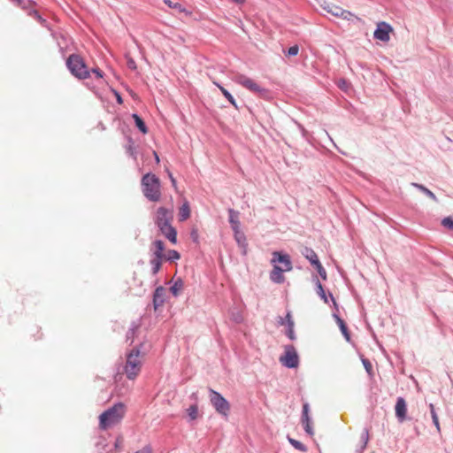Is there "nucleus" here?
I'll list each match as a JSON object with an SVG mask.
<instances>
[{
  "instance_id": "nucleus-1",
  "label": "nucleus",
  "mask_w": 453,
  "mask_h": 453,
  "mask_svg": "<svg viewBox=\"0 0 453 453\" xmlns=\"http://www.w3.org/2000/svg\"><path fill=\"white\" fill-rule=\"evenodd\" d=\"M173 219V209L160 206L157 209L154 221L164 234L172 243L177 242V232L172 226Z\"/></svg>"
},
{
  "instance_id": "nucleus-2",
  "label": "nucleus",
  "mask_w": 453,
  "mask_h": 453,
  "mask_svg": "<svg viewBox=\"0 0 453 453\" xmlns=\"http://www.w3.org/2000/svg\"><path fill=\"white\" fill-rule=\"evenodd\" d=\"M126 413V405L122 403L114 404L99 416V427L106 430L119 424Z\"/></svg>"
},
{
  "instance_id": "nucleus-3",
  "label": "nucleus",
  "mask_w": 453,
  "mask_h": 453,
  "mask_svg": "<svg viewBox=\"0 0 453 453\" xmlns=\"http://www.w3.org/2000/svg\"><path fill=\"white\" fill-rule=\"evenodd\" d=\"M142 193L146 198L152 202H157L161 198L160 180L152 173H146L142 178Z\"/></svg>"
},
{
  "instance_id": "nucleus-4",
  "label": "nucleus",
  "mask_w": 453,
  "mask_h": 453,
  "mask_svg": "<svg viewBox=\"0 0 453 453\" xmlns=\"http://www.w3.org/2000/svg\"><path fill=\"white\" fill-rule=\"evenodd\" d=\"M142 366V356L139 349H133L127 356L124 372L128 380H134L140 374Z\"/></svg>"
},
{
  "instance_id": "nucleus-5",
  "label": "nucleus",
  "mask_w": 453,
  "mask_h": 453,
  "mask_svg": "<svg viewBox=\"0 0 453 453\" xmlns=\"http://www.w3.org/2000/svg\"><path fill=\"white\" fill-rule=\"evenodd\" d=\"M66 65L71 73L80 80L89 77L90 72L82 57L78 54H72L66 60Z\"/></svg>"
},
{
  "instance_id": "nucleus-6",
  "label": "nucleus",
  "mask_w": 453,
  "mask_h": 453,
  "mask_svg": "<svg viewBox=\"0 0 453 453\" xmlns=\"http://www.w3.org/2000/svg\"><path fill=\"white\" fill-rule=\"evenodd\" d=\"M234 81L246 89L253 93H257L260 96H265L267 93L265 88H262L257 82H256L255 80L248 77L245 74L237 73L234 76Z\"/></svg>"
},
{
  "instance_id": "nucleus-7",
  "label": "nucleus",
  "mask_w": 453,
  "mask_h": 453,
  "mask_svg": "<svg viewBox=\"0 0 453 453\" xmlns=\"http://www.w3.org/2000/svg\"><path fill=\"white\" fill-rule=\"evenodd\" d=\"M210 401L216 411L223 416H227L230 411L229 403L218 392L213 389L210 390Z\"/></svg>"
},
{
  "instance_id": "nucleus-8",
  "label": "nucleus",
  "mask_w": 453,
  "mask_h": 453,
  "mask_svg": "<svg viewBox=\"0 0 453 453\" xmlns=\"http://www.w3.org/2000/svg\"><path fill=\"white\" fill-rule=\"evenodd\" d=\"M280 363L288 367L296 368L299 364V357L293 345L285 346L284 355L280 357Z\"/></svg>"
},
{
  "instance_id": "nucleus-9",
  "label": "nucleus",
  "mask_w": 453,
  "mask_h": 453,
  "mask_svg": "<svg viewBox=\"0 0 453 453\" xmlns=\"http://www.w3.org/2000/svg\"><path fill=\"white\" fill-rule=\"evenodd\" d=\"M324 10H326L328 13H331L333 16L342 18L343 19L349 20L354 16L350 12L333 4L324 6Z\"/></svg>"
},
{
  "instance_id": "nucleus-10",
  "label": "nucleus",
  "mask_w": 453,
  "mask_h": 453,
  "mask_svg": "<svg viewBox=\"0 0 453 453\" xmlns=\"http://www.w3.org/2000/svg\"><path fill=\"white\" fill-rule=\"evenodd\" d=\"M390 32H392V27L386 22H380L374 31V37L381 42H388Z\"/></svg>"
},
{
  "instance_id": "nucleus-11",
  "label": "nucleus",
  "mask_w": 453,
  "mask_h": 453,
  "mask_svg": "<svg viewBox=\"0 0 453 453\" xmlns=\"http://www.w3.org/2000/svg\"><path fill=\"white\" fill-rule=\"evenodd\" d=\"M273 263H280L283 265V270L291 271L293 266L288 255H283L280 252L274 251L273 253Z\"/></svg>"
},
{
  "instance_id": "nucleus-12",
  "label": "nucleus",
  "mask_w": 453,
  "mask_h": 453,
  "mask_svg": "<svg viewBox=\"0 0 453 453\" xmlns=\"http://www.w3.org/2000/svg\"><path fill=\"white\" fill-rule=\"evenodd\" d=\"M395 416L399 422H403L406 418L407 406L403 397H398L395 406Z\"/></svg>"
},
{
  "instance_id": "nucleus-13",
  "label": "nucleus",
  "mask_w": 453,
  "mask_h": 453,
  "mask_svg": "<svg viewBox=\"0 0 453 453\" xmlns=\"http://www.w3.org/2000/svg\"><path fill=\"white\" fill-rule=\"evenodd\" d=\"M287 272L286 270H283V267H280L277 265L273 266V271L270 274V279L276 283H282L285 280V277L283 275V273Z\"/></svg>"
},
{
  "instance_id": "nucleus-14",
  "label": "nucleus",
  "mask_w": 453,
  "mask_h": 453,
  "mask_svg": "<svg viewBox=\"0 0 453 453\" xmlns=\"http://www.w3.org/2000/svg\"><path fill=\"white\" fill-rule=\"evenodd\" d=\"M151 250L153 252L154 257L165 258V255L164 254L165 245L162 241L157 240L152 243Z\"/></svg>"
},
{
  "instance_id": "nucleus-15",
  "label": "nucleus",
  "mask_w": 453,
  "mask_h": 453,
  "mask_svg": "<svg viewBox=\"0 0 453 453\" xmlns=\"http://www.w3.org/2000/svg\"><path fill=\"white\" fill-rule=\"evenodd\" d=\"M233 231L234 233V239L236 242L242 249V252L246 254L248 243L245 234L240 230V228Z\"/></svg>"
},
{
  "instance_id": "nucleus-16",
  "label": "nucleus",
  "mask_w": 453,
  "mask_h": 453,
  "mask_svg": "<svg viewBox=\"0 0 453 453\" xmlns=\"http://www.w3.org/2000/svg\"><path fill=\"white\" fill-rule=\"evenodd\" d=\"M302 254L305 257L306 259H308L311 265H317L319 264V257L315 251L311 250V248L304 247L302 250Z\"/></svg>"
},
{
  "instance_id": "nucleus-17",
  "label": "nucleus",
  "mask_w": 453,
  "mask_h": 453,
  "mask_svg": "<svg viewBox=\"0 0 453 453\" xmlns=\"http://www.w3.org/2000/svg\"><path fill=\"white\" fill-rule=\"evenodd\" d=\"M179 220L185 221L190 217V207L188 201H185L179 210Z\"/></svg>"
},
{
  "instance_id": "nucleus-18",
  "label": "nucleus",
  "mask_w": 453,
  "mask_h": 453,
  "mask_svg": "<svg viewBox=\"0 0 453 453\" xmlns=\"http://www.w3.org/2000/svg\"><path fill=\"white\" fill-rule=\"evenodd\" d=\"M228 214L229 223L231 224L232 229L236 230L240 228L239 213L235 211L234 209H229Z\"/></svg>"
},
{
  "instance_id": "nucleus-19",
  "label": "nucleus",
  "mask_w": 453,
  "mask_h": 453,
  "mask_svg": "<svg viewBox=\"0 0 453 453\" xmlns=\"http://www.w3.org/2000/svg\"><path fill=\"white\" fill-rule=\"evenodd\" d=\"M213 84H215L219 88V90L221 91V93L224 95V96L228 100V102L233 105L234 106L235 108H237V104H236V101L234 100V98L233 97V96L224 88L222 87L220 84H219L218 82L216 81H213Z\"/></svg>"
},
{
  "instance_id": "nucleus-20",
  "label": "nucleus",
  "mask_w": 453,
  "mask_h": 453,
  "mask_svg": "<svg viewBox=\"0 0 453 453\" xmlns=\"http://www.w3.org/2000/svg\"><path fill=\"white\" fill-rule=\"evenodd\" d=\"M184 283L181 280H177L170 288V291L174 296H178L183 290Z\"/></svg>"
},
{
  "instance_id": "nucleus-21",
  "label": "nucleus",
  "mask_w": 453,
  "mask_h": 453,
  "mask_svg": "<svg viewBox=\"0 0 453 453\" xmlns=\"http://www.w3.org/2000/svg\"><path fill=\"white\" fill-rule=\"evenodd\" d=\"M133 119H134L135 125L142 134H147L148 129L144 121L137 115L134 114Z\"/></svg>"
},
{
  "instance_id": "nucleus-22",
  "label": "nucleus",
  "mask_w": 453,
  "mask_h": 453,
  "mask_svg": "<svg viewBox=\"0 0 453 453\" xmlns=\"http://www.w3.org/2000/svg\"><path fill=\"white\" fill-rule=\"evenodd\" d=\"M336 321H337V324H338V326H339L342 334L346 338V340L349 341L350 336H349V334L348 332V328H347V326H346L345 322L342 319H340L339 317H336Z\"/></svg>"
},
{
  "instance_id": "nucleus-23",
  "label": "nucleus",
  "mask_w": 453,
  "mask_h": 453,
  "mask_svg": "<svg viewBox=\"0 0 453 453\" xmlns=\"http://www.w3.org/2000/svg\"><path fill=\"white\" fill-rule=\"evenodd\" d=\"M163 259L164 258H158V257H153V258L150 260V264L152 265V271H153L154 274H156L159 271Z\"/></svg>"
},
{
  "instance_id": "nucleus-24",
  "label": "nucleus",
  "mask_w": 453,
  "mask_h": 453,
  "mask_svg": "<svg viewBox=\"0 0 453 453\" xmlns=\"http://www.w3.org/2000/svg\"><path fill=\"white\" fill-rule=\"evenodd\" d=\"M429 408H430V412H431V417H432L433 423L435 426L436 430L440 431L439 418H438V416H437V414L435 412L434 404L430 403L429 404Z\"/></svg>"
},
{
  "instance_id": "nucleus-25",
  "label": "nucleus",
  "mask_w": 453,
  "mask_h": 453,
  "mask_svg": "<svg viewBox=\"0 0 453 453\" xmlns=\"http://www.w3.org/2000/svg\"><path fill=\"white\" fill-rule=\"evenodd\" d=\"M164 3L170 8L175 9L180 12H184L186 10L180 3H174L172 0H164Z\"/></svg>"
},
{
  "instance_id": "nucleus-26",
  "label": "nucleus",
  "mask_w": 453,
  "mask_h": 453,
  "mask_svg": "<svg viewBox=\"0 0 453 453\" xmlns=\"http://www.w3.org/2000/svg\"><path fill=\"white\" fill-rule=\"evenodd\" d=\"M188 415L189 416L190 419L195 420L198 417V407L196 404H193L189 406L187 409Z\"/></svg>"
},
{
  "instance_id": "nucleus-27",
  "label": "nucleus",
  "mask_w": 453,
  "mask_h": 453,
  "mask_svg": "<svg viewBox=\"0 0 453 453\" xmlns=\"http://www.w3.org/2000/svg\"><path fill=\"white\" fill-rule=\"evenodd\" d=\"M288 441L295 449H296L302 452H305L307 450V448L299 441H296L292 438H288Z\"/></svg>"
},
{
  "instance_id": "nucleus-28",
  "label": "nucleus",
  "mask_w": 453,
  "mask_h": 453,
  "mask_svg": "<svg viewBox=\"0 0 453 453\" xmlns=\"http://www.w3.org/2000/svg\"><path fill=\"white\" fill-rule=\"evenodd\" d=\"M317 293L324 300L325 303H328V300H327L326 295L325 293V290L323 288V286L319 282V280H317Z\"/></svg>"
},
{
  "instance_id": "nucleus-29",
  "label": "nucleus",
  "mask_w": 453,
  "mask_h": 453,
  "mask_svg": "<svg viewBox=\"0 0 453 453\" xmlns=\"http://www.w3.org/2000/svg\"><path fill=\"white\" fill-rule=\"evenodd\" d=\"M441 225L445 228L453 231V218L449 216L442 219Z\"/></svg>"
},
{
  "instance_id": "nucleus-30",
  "label": "nucleus",
  "mask_w": 453,
  "mask_h": 453,
  "mask_svg": "<svg viewBox=\"0 0 453 453\" xmlns=\"http://www.w3.org/2000/svg\"><path fill=\"white\" fill-rule=\"evenodd\" d=\"M180 257L178 251L174 250H171L167 252V256H165V259L166 260H177Z\"/></svg>"
},
{
  "instance_id": "nucleus-31",
  "label": "nucleus",
  "mask_w": 453,
  "mask_h": 453,
  "mask_svg": "<svg viewBox=\"0 0 453 453\" xmlns=\"http://www.w3.org/2000/svg\"><path fill=\"white\" fill-rule=\"evenodd\" d=\"M316 266V269L319 273V274L320 275V277L323 279V280H326V270L324 269V267L322 266V265L319 263Z\"/></svg>"
},
{
  "instance_id": "nucleus-32",
  "label": "nucleus",
  "mask_w": 453,
  "mask_h": 453,
  "mask_svg": "<svg viewBox=\"0 0 453 453\" xmlns=\"http://www.w3.org/2000/svg\"><path fill=\"white\" fill-rule=\"evenodd\" d=\"M285 325L288 326V328L294 327V326H295L294 320L292 319V316H291L290 312H288L287 315H286V323H285Z\"/></svg>"
},
{
  "instance_id": "nucleus-33",
  "label": "nucleus",
  "mask_w": 453,
  "mask_h": 453,
  "mask_svg": "<svg viewBox=\"0 0 453 453\" xmlns=\"http://www.w3.org/2000/svg\"><path fill=\"white\" fill-rule=\"evenodd\" d=\"M308 410H309V406L307 403H305L303 407V422L304 421H309L310 420V418H309V415H308Z\"/></svg>"
},
{
  "instance_id": "nucleus-34",
  "label": "nucleus",
  "mask_w": 453,
  "mask_h": 453,
  "mask_svg": "<svg viewBox=\"0 0 453 453\" xmlns=\"http://www.w3.org/2000/svg\"><path fill=\"white\" fill-rule=\"evenodd\" d=\"M299 48L297 45H294L288 50V56H296L298 54Z\"/></svg>"
},
{
  "instance_id": "nucleus-35",
  "label": "nucleus",
  "mask_w": 453,
  "mask_h": 453,
  "mask_svg": "<svg viewBox=\"0 0 453 453\" xmlns=\"http://www.w3.org/2000/svg\"><path fill=\"white\" fill-rule=\"evenodd\" d=\"M29 15L33 16L35 19H36L41 23L45 22V19H42V16L35 10L29 12Z\"/></svg>"
},
{
  "instance_id": "nucleus-36",
  "label": "nucleus",
  "mask_w": 453,
  "mask_h": 453,
  "mask_svg": "<svg viewBox=\"0 0 453 453\" xmlns=\"http://www.w3.org/2000/svg\"><path fill=\"white\" fill-rule=\"evenodd\" d=\"M123 442H124L123 437L119 436L115 441V444H114L115 449H120L123 446Z\"/></svg>"
},
{
  "instance_id": "nucleus-37",
  "label": "nucleus",
  "mask_w": 453,
  "mask_h": 453,
  "mask_svg": "<svg viewBox=\"0 0 453 453\" xmlns=\"http://www.w3.org/2000/svg\"><path fill=\"white\" fill-rule=\"evenodd\" d=\"M303 423L304 424V429H305V431H306L309 434L312 435V434H313V432H312L311 427V425H310V420H309V421H304V422H303Z\"/></svg>"
},
{
  "instance_id": "nucleus-38",
  "label": "nucleus",
  "mask_w": 453,
  "mask_h": 453,
  "mask_svg": "<svg viewBox=\"0 0 453 453\" xmlns=\"http://www.w3.org/2000/svg\"><path fill=\"white\" fill-rule=\"evenodd\" d=\"M168 176H169V179L172 182V185L173 187L177 189V181L175 180V178L173 176L172 173L168 171Z\"/></svg>"
},
{
  "instance_id": "nucleus-39",
  "label": "nucleus",
  "mask_w": 453,
  "mask_h": 453,
  "mask_svg": "<svg viewBox=\"0 0 453 453\" xmlns=\"http://www.w3.org/2000/svg\"><path fill=\"white\" fill-rule=\"evenodd\" d=\"M93 73L96 74V78L102 79L103 78V72L97 68H93L91 70Z\"/></svg>"
},
{
  "instance_id": "nucleus-40",
  "label": "nucleus",
  "mask_w": 453,
  "mask_h": 453,
  "mask_svg": "<svg viewBox=\"0 0 453 453\" xmlns=\"http://www.w3.org/2000/svg\"><path fill=\"white\" fill-rule=\"evenodd\" d=\"M287 334L290 340H295L294 327L288 328Z\"/></svg>"
},
{
  "instance_id": "nucleus-41",
  "label": "nucleus",
  "mask_w": 453,
  "mask_h": 453,
  "mask_svg": "<svg viewBox=\"0 0 453 453\" xmlns=\"http://www.w3.org/2000/svg\"><path fill=\"white\" fill-rule=\"evenodd\" d=\"M127 66H128L130 69H135V68H136L135 62H134L132 58H129V59L127 60Z\"/></svg>"
},
{
  "instance_id": "nucleus-42",
  "label": "nucleus",
  "mask_w": 453,
  "mask_h": 453,
  "mask_svg": "<svg viewBox=\"0 0 453 453\" xmlns=\"http://www.w3.org/2000/svg\"><path fill=\"white\" fill-rule=\"evenodd\" d=\"M426 196L430 197L433 200H436L435 195L428 188H426Z\"/></svg>"
},
{
  "instance_id": "nucleus-43",
  "label": "nucleus",
  "mask_w": 453,
  "mask_h": 453,
  "mask_svg": "<svg viewBox=\"0 0 453 453\" xmlns=\"http://www.w3.org/2000/svg\"><path fill=\"white\" fill-rule=\"evenodd\" d=\"M159 288H157L155 296H154V303L157 305V301H159L158 296H159Z\"/></svg>"
},
{
  "instance_id": "nucleus-44",
  "label": "nucleus",
  "mask_w": 453,
  "mask_h": 453,
  "mask_svg": "<svg viewBox=\"0 0 453 453\" xmlns=\"http://www.w3.org/2000/svg\"><path fill=\"white\" fill-rule=\"evenodd\" d=\"M159 288H157L155 296H154V303L157 305V301H159L158 296H159Z\"/></svg>"
},
{
  "instance_id": "nucleus-45",
  "label": "nucleus",
  "mask_w": 453,
  "mask_h": 453,
  "mask_svg": "<svg viewBox=\"0 0 453 453\" xmlns=\"http://www.w3.org/2000/svg\"><path fill=\"white\" fill-rule=\"evenodd\" d=\"M286 323V318L279 317L278 318V324L280 326H284Z\"/></svg>"
},
{
  "instance_id": "nucleus-46",
  "label": "nucleus",
  "mask_w": 453,
  "mask_h": 453,
  "mask_svg": "<svg viewBox=\"0 0 453 453\" xmlns=\"http://www.w3.org/2000/svg\"><path fill=\"white\" fill-rule=\"evenodd\" d=\"M364 364L367 371H369L372 368V365L368 361H364Z\"/></svg>"
},
{
  "instance_id": "nucleus-47",
  "label": "nucleus",
  "mask_w": 453,
  "mask_h": 453,
  "mask_svg": "<svg viewBox=\"0 0 453 453\" xmlns=\"http://www.w3.org/2000/svg\"><path fill=\"white\" fill-rule=\"evenodd\" d=\"M339 86L342 88H347V83L345 81H342L341 83H339Z\"/></svg>"
},
{
  "instance_id": "nucleus-48",
  "label": "nucleus",
  "mask_w": 453,
  "mask_h": 453,
  "mask_svg": "<svg viewBox=\"0 0 453 453\" xmlns=\"http://www.w3.org/2000/svg\"><path fill=\"white\" fill-rule=\"evenodd\" d=\"M153 155L155 157L156 162L158 164L160 159H159L157 153L156 151H153Z\"/></svg>"
},
{
  "instance_id": "nucleus-49",
  "label": "nucleus",
  "mask_w": 453,
  "mask_h": 453,
  "mask_svg": "<svg viewBox=\"0 0 453 453\" xmlns=\"http://www.w3.org/2000/svg\"><path fill=\"white\" fill-rule=\"evenodd\" d=\"M117 101L119 104H122V98L119 94H117Z\"/></svg>"
},
{
  "instance_id": "nucleus-50",
  "label": "nucleus",
  "mask_w": 453,
  "mask_h": 453,
  "mask_svg": "<svg viewBox=\"0 0 453 453\" xmlns=\"http://www.w3.org/2000/svg\"><path fill=\"white\" fill-rule=\"evenodd\" d=\"M233 2H235L237 4H243L245 0H232Z\"/></svg>"
},
{
  "instance_id": "nucleus-51",
  "label": "nucleus",
  "mask_w": 453,
  "mask_h": 453,
  "mask_svg": "<svg viewBox=\"0 0 453 453\" xmlns=\"http://www.w3.org/2000/svg\"><path fill=\"white\" fill-rule=\"evenodd\" d=\"M137 453H151V452L149 450L142 449L141 451H138Z\"/></svg>"
},
{
  "instance_id": "nucleus-52",
  "label": "nucleus",
  "mask_w": 453,
  "mask_h": 453,
  "mask_svg": "<svg viewBox=\"0 0 453 453\" xmlns=\"http://www.w3.org/2000/svg\"><path fill=\"white\" fill-rule=\"evenodd\" d=\"M13 2H16L19 5H21L22 0H12Z\"/></svg>"
},
{
  "instance_id": "nucleus-53",
  "label": "nucleus",
  "mask_w": 453,
  "mask_h": 453,
  "mask_svg": "<svg viewBox=\"0 0 453 453\" xmlns=\"http://www.w3.org/2000/svg\"><path fill=\"white\" fill-rule=\"evenodd\" d=\"M419 188H421L422 190L425 189V188L423 186H418Z\"/></svg>"
}]
</instances>
